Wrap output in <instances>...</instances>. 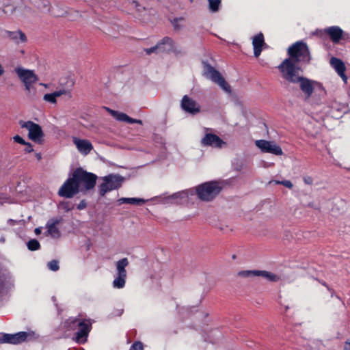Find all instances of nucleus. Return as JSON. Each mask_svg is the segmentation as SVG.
Listing matches in <instances>:
<instances>
[{
	"label": "nucleus",
	"mask_w": 350,
	"mask_h": 350,
	"mask_svg": "<svg viewBox=\"0 0 350 350\" xmlns=\"http://www.w3.org/2000/svg\"><path fill=\"white\" fill-rule=\"evenodd\" d=\"M80 191V189L74 179V177L68 178L66 182L62 185L58 191V194L60 196L70 198L75 195L77 194Z\"/></svg>",
	"instance_id": "nucleus-11"
},
{
	"label": "nucleus",
	"mask_w": 350,
	"mask_h": 350,
	"mask_svg": "<svg viewBox=\"0 0 350 350\" xmlns=\"http://www.w3.org/2000/svg\"><path fill=\"white\" fill-rule=\"evenodd\" d=\"M129 265V260L127 258H123L116 263L117 275L126 276V267Z\"/></svg>",
	"instance_id": "nucleus-24"
},
{
	"label": "nucleus",
	"mask_w": 350,
	"mask_h": 350,
	"mask_svg": "<svg viewBox=\"0 0 350 350\" xmlns=\"http://www.w3.org/2000/svg\"><path fill=\"white\" fill-rule=\"evenodd\" d=\"M325 32L329 36L331 40L337 43L340 41L342 36V30L337 27L333 26L325 29Z\"/></svg>",
	"instance_id": "nucleus-21"
},
{
	"label": "nucleus",
	"mask_w": 350,
	"mask_h": 350,
	"mask_svg": "<svg viewBox=\"0 0 350 350\" xmlns=\"http://www.w3.org/2000/svg\"><path fill=\"white\" fill-rule=\"evenodd\" d=\"M222 185L217 181H210L196 187V193L202 201L213 200L221 191Z\"/></svg>",
	"instance_id": "nucleus-2"
},
{
	"label": "nucleus",
	"mask_w": 350,
	"mask_h": 350,
	"mask_svg": "<svg viewBox=\"0 0 350 350\" xmlns=\"http://www.w3.org/2000/svg\"><path fill=\"white\" fill-rule=\"evenodd\" d=\"M126 276L117 275L113 281V286L115 288H122L125 286Z\"/></svg>",
	"instance_id": "nucleus-28"
},
{
	"label": "nucleus",
	"mask_w": 350,
	"mask_h": 350,
	"mask_svg": "<svg viewBox=\"0 0 350 350\" xmlns=\"http://www.w3.org/2000/svg\"><path fill=\"white\" fill-rule=\"evenodd\" d=\"M38 335L34 331L20 332L14 334H4L0 336V343L18 345L25 341L34 340Z\"/></svg>",
	"instance_id": "nucleus-5"
},
{
	"label": "nucleus",
	"mask_w": 350,
	"mask_h": 350,
	"mask_svg": "<svg viewBox=\"0 0 350 350\" xmlns=\"http://www.w3.org/2000/svg\"><path fill=\"white\" fill-rule=\"evenodd\" d=\"M8 35L11 40L17 43L25 42L27 41L25 34L21 31H10L8 32Z\"/></svg>",
	"instance_id": "nucleus-25"
},
{
	"label": "nucleus",
	"mask_w": 350,
	"mask_h": 350,
	"mask_svg": "<svg viewBox=\"0 0 350 350\" xmlns=\"http://www.w3.org/2000/svg\"><path fill=\"white\" fill-rule=\"evenodd\" d=\"M104 109L113 118H115L117 120L121 122H126L130 124L137 123L139 124H142V121L140 120L133 119L129 116H128L126 113L122 112H119L118 111H115L111 109L109 107H105Z\"/></svg>",
	"instance_id": "nucleus-16"
},
{
	"label": "nucleus",
	"mask_w": 350,
	"mask_h": 350,
	"mask_svg": "<svg viewBox=\"0 0 350 350\" xmlns=\"http://www.w3.org/2000/svg\"><path fill=\"white\" fill-rule=\"evenodd\" d=\"M102 183L99 185V193L104 196L107 192L115 190L121 187L124 178L116 174H109L101 178Z\"/></svg>",
	"instance_id": "nucleus-6"
},
{
	"label": "nucleus",
	"mask_w": 350,
	"mask_h": 350,
	"mask_svg": "<svg viewBox=\"0 0 350 350\" xmlns=\"http://www.w3.org/2000/svg\"><path fill=\"white\" fill-rule=\"evenodd\" d=\"M132 349L133 350H143V349H144L143 344L140 342H135L132 345Z\"/></svg>",
	"instance_id": "nucleus-40"
},
{
	"label": "nucleus",
	"mask_w": 350,
	"mask_h": 350,
	"mask_svg": "<svg viewBox=\"0 0 350 350\" xmlns=\"http://www.w3.org/2000/svg\"><path fill=\"white\" fill-rule=\"evenodd\" d=\"M297 83H299L300 90L304 94L306 98H309L314 91L319 92V96H324L326 94L322 84L317 81L300 76Z\"/></svg>",
	"instance_id": "nucleus-4"
},
{
	"label": "nucleus",
	"mask_w": 350,
	"mask_h": 350,
	"mask_svg": "<svg viewBox=\"0 0 350 350\" xmlns=\"http://www.w3.org/2000/svg\"><path fill=\"white\" fill-rule=\"evenodd\" d=\"M237 275L243 278H251L257 277L258 270H243L237 273Z\"/></svg>",
	"instance_id": "nucleus-29"
},
{
	"label": "nucleus",
	"mask_w": 350,
	"mask_h": 350,
	"mask_svg": "<svg viewBox=\"0 0 350 350\" xmlns=\"http://www.w3.org/2000/svg\"><path fill=\"white\" fill-rule=\"evenodd\" d=\"M288 53L290 57L282 62L278 69L283 79L288 83H297L300 77L297 63L301 61H310L309 50L305 43L297 42L288 49Z\"/></svg>",
	"instance_id": "nucleus-1"
},
{
	"label": "nucleus",
	"mask_w": 350,
	"mask_h": 350,
	"mask_svg": "<svg viewBox=\"0 0 350 350\" xmlns=\"http://www.w3.org/2000/svg\"><path fill=\"white\" fill-rule=\"evenodd\" d=\"M23 10L29 12L30 11V8L25 5H21L15 8L12 5H8L5 7L4 12L7 14H14L17 17H20L23 15V14L22 13Z\"/></svg>",
	"instance_id": "nucleus-20"
},
{
	"label": "nucleus",
	"mask_w": 350,
	"mask_h": 350,
	"mask_svg": "<svg viewBox=\"0 0 350 350\" xmlns=\"http://www.w3.org/2000/svg\"><path fill=\"white\" fill-rule=\"evenodd\" d=\"M87 206V204L85 200H81L79 204L77 205V208L79 210L84 209Z\"/></svg>",
	"instance_id": "nucleus-41"
},
{
	"label": "nucleus",
	"mask_w": 350,
	"mask_h": 350,
	"mask_svg": "<svg viewBox=\"0 0 350 350\" xmlns=\"http://www.w3.org/2000/svg\"><path fill=\"white\" fill-rule=\"evenodd\" d=\"M70 328L74 329L75 324L79 328V331L77 333L76 339L78 342H83L85 341V338L88 336V333L90 331L92 323L90 320L80 321L78 319H73L71 321Z\"/></svg>",
	"instance_id": "nucleus-10"
},
{
	"label": "nucleus",
	"mask_w": 350,
	"mask_h": 350,
	"mask_svg": "<svg viewBox=\"0 0 350 350\" xmlns=\"http://www.w3.org/2000/svg\"><path fill=\"white\" fill-rule=\"evenodd\" d=\"M118 202L119 204L126 203L131 204L142 205L146 202V200L143 198H120Z\"/></svg>",
	"instance_id": "nucleus-26"
},
{
	"label": "nucleus",
	"mask_w": 350,
	"mask_h": 350,
	"mask_svg": "<svg viewBox=\"0 0 350 350\" xmlns=\"http://www.w3.org/2000/svg\"><path fill=\"white\" fill-rule=\"evenodd\" d=\"M131 7L134 8L137 12L144 11V7L141 5L137 1H133L131 3Z\"/></svg>",
	"instance_id": "nucleus-36"
},
{
	"label": "nucleus",
	"mask_w": 350,
	"mask_h": 350,
	"mask_svg": "<svg viewBox=\"0 0 350 350\" xmlns=\"http://www.w3.org/2000/svg\"><path fill=\"white\" fill-rule=\"evenodd\" d=\"M43 100L52 104H56L57 103V97L54 92L44 94L43 96Z\"/></svg>",
	"instance_id": "nucleus-32"
},
{
	"label": "nucleus",
	"mask_w": 350,
	"mask_h": 350,
	"mask_svg": "<svg viewBox=\"0 0 350 350\" xmlns=\"http://www.w3.org/2000/svg\"><path fill=\"white\" fill-rule=\"evenodd\" d=\"M72 142L77 150L83 154H89L93 149V146L89 140L73 137Z\"/></svg>",
	"instance_id": "nucleus-17"
},
{
	"label": "nucleus",
	"mask_w": 350,
	"mask_h": 350,
	"mask_svg": "<svg viewBox=\"0 0 350 350\" xmlns=\"http://www.w3.org/2000/svg\"><path fill=\"white\" fill-rule=\"evenodd\" d=\"M304 181L307 185H312V183H313L312 178L311 177H310V176L305 177L304 178Z\"/></svg>",
	"instance_id": "nucleus-43"
},
{
	"label": "nucleus",
	"mask_w": 350,
	"mask_h": 350,
	"mask_svg": "<svg viewBox=\"0 0 350 350\" xmlns=\"http://www.w3.org/2000/svg\"><path fill=\"white\" fill-rule=\"evenodd\" d=\"M34 232H35V234H36V235L40 234L41 233V232H42V228H41V227L36 228L35 229Z\"/></svg>",
	"instance_id": "nucleus-44"
},
{
	"label": "nucleus",
	"mask_w": 350,
	"mask_h": 350,
	"mask_svg": "<svg viewBox=\"0 0 350 350\" xmlns=\"http://www.w3.org/2000/svg\"><path fill=\"white\" fill-rule=\"evenodd\" d=\"M72 176L76 180L79 187H81V191H88L95 187L97 176L93 173L88 172L82 168H77L72 173Z\"/></svg>",
	"instance_id": "nucleus-3"
},
{
	"label": "nucleus",
	"mask_w": 350,
	"mask_h": 350,
	"mask_svg": "<svg viewBox=\"0 0 350 350\" xmlns=\"http://www.w3.org/2000/svg\"><path fill=\"white\" fill-rule=\"evenodd\" d=\"M182 109L191 114H196L200 111V105L193 98L185 95L181 100Z\"/></svg>",
	"instance_id": "nucleus-13"
},
{
	"label": "nucleus",
	"mask_w": 350,
	"mask_h": 350,
	"mask_svg": "<svg viewBox=\"0 0 350 350\" xmlns=\"http://www.w3.org/2000/svg\"><path fill=\"white\" fill-rule=\"evenodd\" d=\"M27 247L29 250L35 251L40 248V245L37 240L31 239L27 242Z\"/></svg>",
	"instance_id": "nucleus-31"
},
{
	"label": "nucleus",
	"mask_w": 350,
	"mask_h": 350,
	"mask_svg": "<svg viewBox=\"0 0 350 350\" xmlns=\"http://www.w3.org/2000/svg\"><path fill=\"white\" fill-rule=\"evenodd\" d=\"M203 65L204 75L206 78L211 79L214 83H217L224 91H225L227 93H230V86L225 81L224 78L221 76V75L211 65L206 63H204Z\"/></svg>",
	"instance_id": "nucleus-7"
},
{
	"label": "nucleus",
	"mask_w": 350,
	"mask_h": 350,
	"mask_svg": "<svg viewBox=\"0 0 350 350\" xmlns=\"http://www.w3.org/2000/svg\"><path fill=\"white\" fill-rule=\"evenodd\" d=\"M257 277H262L273 282H278L280 280V277L278 275L265 270H258Z\"/></svg>",
	"instance_id": "nucleus-23"
},
{
	"label": "nucleus",
	"mask_w": 350,
	"mask_h": 350,
	"mask_svg": "<svg viewBox=\"0 0 350 350\" xmlns=\"http://www.w3.org/2000/svg\"><path fill=\"white\" fill-rule=\"evenodd\" d=\"M25 145L26 146V147L25 148V151L26 152H31L33 150L31 144L26 142V144H25Z\"/></svg>",
	"instance_id": "nucleus-42"
},
{
	"label": "nucleus",
	"mask_w": 350,
	"mask_h": 350,
	"mask_svg": "<svg viewBox=\"0 0 350 350\" xmlns=\"http://www.w3.org/2000/svg\"><path fill=\"white\" fill-rule=\"evenodd\" d=\"M14 72L23 83L25 90L30 92L32 89L33 84L38 80V77L34 71L23 67H17L14 69Z\"/></svg>",
	"instance_id": "nucleus-8"
},
{
	"label": "nucleus",
	"mask_w": 350,
	"mask_h": 350,
	"mask_svg": "<svg viewBox=\"0 0 350 350\" xmlns=\"http://www.w3.org/2000/svg\"><path fill=\"white\" fill-rule=\"evenodd\" d=\"M65 209H66V211H69L70 208H68V206H66V207H65Z\"/></svg>",
	"instance_id": "nucleus-47"
},
{
	"label": "nucleus",
	"mask_w": 350,
	"mask_h": 350,
	"mask_svg": "<svg viewBox=\"0 0 350 350\" xmlns=\"http://www.w3.org/2000/svg\"><path fill=\"white\" fill-rule=\"evenodd\" d=\"M162 51L172 50L174 47V42L169 37L163 38L160 42H158Z\"/></svg>",
	"instance_id": "nucleus-27"
},
{
	"label": "nucleus",
	"mask_w": 350,
	"mask_h": 350,
	"mask_svg": "<svg viewBox=\"0 0 350 350\" xmlns=\"http://www.w3.org/2000/svg\"><path fill=\"white\" fill-rule=\"evenodd\" d=\"M255 144L263 152L271 153L278 156L283 154L280 146L273 141L260 139L256 140Z\"/></svg>",
	"instance_id": "nucleus-12"
},
{
	"label": "nucleus",
	"mask_w": 350,
	"mask_h": 350,
	"mask_svg": "<svg viewBox=\"0 0 350 350\" xmlns=\"http://www.w3.org/2000/svg\"><path fill=\"white\" fill-rule=\"evenodd\" d=\"M62 219L53 218L49 220L46 224V232L45 234L50 236L53 239H57L60 237V231L58 228L59 224L62 222Z\"/></svg>",
	"instance_id": "nucleus-15"
},
{
	"label": "nucleus",
	"mask_w": 350,
	"mask_h": 350,
	"mask_svg": "<svg viewBox=\"0 0 350 350\" xmlns=\"http://www.w3.org/2000/svg\"><path fill=\"white\" fill-rule=\"evenodd\" d=\"M201 144L205 146H211L214 148H221L225 145V142L217 135L206 133L201 140Z\"/></svg>",
	"instance_id": "nucleus-14"
},
{
	"label": "nucleus",
	"mask_w": 350,
	"mask_h": 350,
	"mask_svg": "<svg viewBox=\"0 0 350 350\" xmlns=\"http://www.w3.org/2000/svg\"><path fill=\"white\" fill-rule=\"evenodd\" d=\"M252 45L254 47V54L256 57H258L262 52V46L265 45L264 36L262 33L253 37Z\"/></svg>",
	"instance_id": "nucleus-18"
},
{
	"label": "nucleus",
	"mask_w": 350,
	"mask_h": 350,
	"mask_svg": "<svg viewBox=\"0 0 350 350\" xmlns=\"http://www.w3.org/2000/svg\"><path fill=\"white\" fill-rule=\"evenodd\" d=\"M21 128L26 129L28 131L29 138L34 142L40 143L44 137L42 129L40 125L31 121H21Z\"/></svg>",
	"instance_id": "nucleus-9"
},
{
	"label": "nucleus",
	"mask_w": 350,
	"mask_h": 350,
	"mask_svg": "<svg viewBox=\"0 0 350 350\" xmlns=\"http://www.w3.org/2000/svg\"><path fill=\"white\" fill-rule=\"evenodd\" d=\"M35 157L38 161L42 159V155L40 153H36Z\"/></svg>",
	"instance_id": "nucleus-45"
},
{
	"label": "nucleus",
	"mask_w": 350,
	"mask_h": 350,
	"mask_svg": "<svg viewBox=\"0 0 350 350\" xmlns=\"http://www.w3.org/2000/svg\"><path fill=\"white\" fill-rule=\"evenodd\" d=\"M274 183L277 185H282L288 189H291L293 187V185L291 183V181H290L288 180H282V181L275 180Z\"/></svg>",
	"instance_id": "nucleus-38"
},
{
	"label": "nucleus",
	"mask_w": 350,
	"mask_h": 350,
	"mask_svg": "<svg viewBox=\"0 0 350 350\" xmlns=\"http://www.w3.org/2000/svg\"><path fill=\"white\" fill-rule=\"evenodd\" d=\"M186 197H187V193L185 191H181V192L174 193L172 196L165 198L163 200V202L165 204L180 203L181 202L180 200L183 198H185Z\"/></svg>",
	"instance_id": "nucleus-22"
},
{
	"label": "nucleus",
	"mask_w": 350,
	"mask_h": 350,
	"mask_svg": "<svg viewBox=\"0 0 350 350\" xmlns=\"http://www.w3.org/2000/svg\"><path fill=\"white\" fill-rule=\"evenodd\" d=\"M54 94H55V95L56 96L57 98L59 97V96H62L63 95L67 96L69 98L71 97L70 91L68 90H66V89H60L59 90H57V91L54 92Z\"/></svg>",
	"instance_id": "nucleus-33"
},
{
	"label": "nucleus",
	"mask_w": 350,
	"mask_h": 350,
	"mask_svg": "<svg viewBox=\"0 0 350 350\" xmlns=\"http://www.w3.org/2000/svg\"><path fill=\"white\" fill-rule=\"evenodd\" d=\"M330 64L336 70L338 75L343 79V81L346 82L347 78L345 75V66L344 63L338 58L332 57L330 59Z\"/></svg>",
	"instance_id": "nucleus-19"
},
{
	"label": "nucleus",
	"mask_w": 350,
	"mask_h": 350,
	"mask_svg": "<svg viewBox=\"0 0 350 350\" xmlns=\"http://www.w3.org/2000/svg\"><path fill=\"white\" fill-rule=\"evenodd\" d=\"M144 51L147 55H150L153 53H157L159 51H162L160 48V45H159L158 43L153 47L145 49Z\"/></svg>",
	"instance_id": "nucleus-35"
},
{
	"label": "nucleus",
	"mask_w": 350,
	"mask_h": 350,
	"mask_svg": "<svg viewBox=\"0 0 350 350\" xmlns=\"http://www.w3.org/2000/svg\"><path fill=\"white\" fill-rule=\"evenodd\" d=\"M208 7L211 12H215L219 10V7L221 4V0H208Z\"/></svg>",
	"instance_id": "nucleus-30"
},
{
	"label": "nucleus",
	"mask_w": 350,
	"mask_h": 350,
	"mask_svg": "<svg viewBox=\"0 0 350 350\" xmlns=\"http://www.w3.org/2000/svg\"><path fill=\"white\" fill-rule=\"evenodd\" d=\"M40 85L44 86L45 88L48 87V85L45 83H40Z\"/></svg>",
	"instance_id": "nucleus-46"
},
{
	"label": "nucleus",
	"mask_w": 350,
	"mask_h": 350,
	"mask_svg": "<svg viewBox=\"0 0 350 350\" xmlns=\"http://www.w3.org/2000/svg\"><path fill=\"white\" fill-rule=\"evenodd\" d=\"M184 21V18H174L173 21V25L176 29H179L183 26V22Z\"/></svg>",
	"instance_id": "nucleus-37"
},
{
	"label": "nucleus",
	"mask_w": 350,
	"mask_h": 350,
	"mask_svg": "<svg viewBox=\"0 0 350 350\" xmlns=\"http://www.w3.org/2000/svg\"><path fill=\"white\" fill-rule=\"evenodd\" d=\"M47 266L48 268L53 271H56L59 269V262L56 260H53L49 262Z\"/></svg>",
	"instance_id": "nucleus-34"
},
{
	"label": "nucleus",
	"mask_w": 350,
	"mask_h": 350,
	"mask_svg": "<svg viewBox=\"0 0 350 350\" xmlns=\"http://www.w3.org/2000/svg\"><path fill=\"white\" fill-rule=\"evenodd\" d=\"M13 139L15 142L18 143L20 144H26V142L25 141V139L19 135H15L14 137H13Z\"/></svg>",
	"instance_id": "nucleus-39"
}]
</instances>
